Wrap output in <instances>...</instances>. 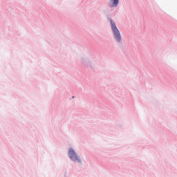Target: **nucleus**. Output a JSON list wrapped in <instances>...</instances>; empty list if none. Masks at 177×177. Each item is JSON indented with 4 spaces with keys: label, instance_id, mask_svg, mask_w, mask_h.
I'll return each mask as SVG.
<instances>
[{
    "label": "nucleus",
    "instance_id": "nucleus-3",
    "mask_svg": "<svg viewBox=\"0 0 177 177\" xmlns=\"http://www.w3.org/2000/svg\"><path fill=\"white\" fill-rule=\"evenodd\" d=\"M80 63L86 68H95V66L96 65L95 62L85 57L81 59Z\"/></svg>",
    "mask_w": 177,
    "mask_h": 177
},
{
    "label": "nucleus",
    "instance_id": "nucleus-5",
    "mask_svg": "<svg viewBox=\"0 0 177 177\" xmlns=\"http://www.w3.org/2000/svg\"><path fill=\"white\" fill-rule=\"evenodd\" d=\"M72 97H73V99H74V96H73Z\"/></svg>",
    "mask_w": 177,
    "mask_h": 177
},
{
    "label": "nucleus",
    "instance_id": "nucleus-2",
    "mask_svg": "<svg viewBox=\"0 0 177 177\" xmlns=\"http://www.w3.org/2000/svg\"><path fill=\"white\" fill-rule=\"evenodd\" d=\"M68 157L71 161H72V162H75L79 167L82 166V159L81 158L80 154L75 151L74 148L69 147L68 149Z\"/></svg>",
    "mask_w": 177,
    "mask_h": 177
},
{
    "label": "nucleus",
    "instance_id": "nucleus-1",
    "mask_svg": "<svg viewBox=\"0 0 177 177\" xmlns=\"http://www.w3.org/2000/svg\"><path fill=\"white\" fill-rule=\"evenodd\" d=\"M107 20L110 23L111 30L115 42L120 45L122 44V37L121 36V32L117 27V24L110 17H108Z\"/></svg>",
    "mask_w": 177,
    "mask_h": 177
},
{
    "label": "nucleus",
    "instance_id": "nucleus-4",
    "mask_svg": "<svg viewBox=\"0 0 177 177\" xmlns=\"http://www.w3.org/2000/svg\"><path fill=\"white\" fill-rule=\"evenodd\" d=\"M120 5V0H110L109 3V8H117Z\"/></svg>",
    "mask_w": 177,
    "mask_h": 177
}]
</instances>
